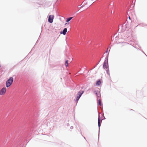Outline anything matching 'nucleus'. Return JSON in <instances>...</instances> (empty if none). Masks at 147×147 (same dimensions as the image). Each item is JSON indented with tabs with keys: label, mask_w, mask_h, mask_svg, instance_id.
<instances>
[{
	"label": "nucleus",
	"mask_w": 147,
	"mask_h": 147,
	"mask_svg": "<svg viewBox=\"0 0 147 147\" xmlns=\"http://www.w3.org/2000/svg\"><path fill=\"white\" fill-rule=\"evenodd\" d=\"M13 79V77H10L6 82V86L7 87H9L12 84Z\"/></svg>",
	"instance_id": "nucleus-1"
},
{
	"label": "nucleus",
	"mask_w": 147,
	"mask_h": 147,
	"mask_svg": "<svg viewBox=\"0 0 147 147\" xmlns=\"http://www.w3.org/2000/svg\"><path fill=\"white\" fill-rule=\"evenodd\" d=\"M103 68L105 69H107L108 68V59L105 60L104 63Z\"/></svg>",
	"instance_id": "nucleus-2"
},
{
	"label": "nucleus",
	"mask_w": 147,
	"mask_h": 147,
	"mask_svg": "<svg viewBox=\"0 0 147 147\" xmlns=\"http://www.w3.org/2000/svg\"><path fill=\"white\" fill-rule=\"evenodd\" d=\"M54 16L53 15H50L49 16L48 22L50 23H52L53 20Z\"/></svg>",
	"instance_id": "nucleus-3"
},
{
	"label": "nucleus",
	"mask_w": 147,
	"mask_h": 147,
	"mask_svg": "<svg viewBox=\"0 0 147 147\" xmlns=\"http://www.w3.org/2000/svg\"><path fill=\"white\" fill-rule=\"evenodd\" d=\"M83 91H80L77 94V96L76 98V101H78L79 100V99L81 96L82 94L83 93Z\"/></svg>",
	"instance_id": "nucleus-4"
},
{
	"label": "nucleus",
	"mask_w": 147,
	"mask_h": 147,
	"mask_svg": "<svg viewBox=\"0 0 147 147\" xmlns=\"http://www.w3.org/2000/svg\"><path fill=\"white\" fill-rule=\"evenodd\" d=\"M6 91V89L5 88H3L0 91V95H3L4 94Z\"/></svg>",
	"instance_id": "nucleus-5"
},
{
	"label": "nucleus",
	"mask_w": 147,
	"mask_h": 147,
	"mask_svg": "<svg viewBox=\"0 0 147 147\" xmlns=\"http://www.w3.org/2000/svg\"><path fill=\"white\" fill-rule=\"evenodd\" d=\"M67 32V29L66 28H65L63 30L62 32H61V34H63V35H65L66 34Z\"/></svg>",
	"instance_id": "nucleus-6"
},
{
	"label": "nucleus",
	"mask_w": 147,
	"mask_h": 147,
	"mask_svg": "<svg viewBox=\"0 0 147 147\" xmlns=\"http://www.w3.org/2000/svg\"><path fill=\"white\" fill-rule=\"evenodd\" d=\"M73 18V17H70L68 18L66 20V22H69V21H70L71 19H72Z\"/></svg>",
	"instance_id": "nucleus-7"
},
{
	"label": "nucleus",
	"mask_w": 147,
	"mask_h": 147,
	"mask_svg": "<svg viewBox=\"0 0 147 147\" xmlns=\"http://www.w3.org/2000/svg\"><path fill=\"white\" fill-rule=\"evenodd\" d=\"M101 123H100V118L98 117V126L99 127H100V125Z\"/></svg>",
	"instance_id": "nucleus-8"
},
{
	"label": "nucleus",
	"mask_w": 147,
	"mask_h": 147,
	"mask_svg": "<svg viewBox=\"0 0 147 147\" xmlns=\"http://www.w3.org/2000/svg\"><path fill=\"white\" fill-rule=\"evenodd\" d=\"M101 82L100 80L98 81L96 83V84L97 85H99L100 84Z\"/></svg>",
	"instance_id": "nucleus-9"
},
{
	"label": "nucleus",
	"mask_w": 147,
	"mask_h": 147,
	"mask_svg": "<svg viewBox=\"0 0 147 147\" xmlns=\"http://www.w3.org/2000/svg\"><path fill=\"white\" fill-rule=\"evenodd\" d=\"M65 65L66 67L68 66V60H67L65 61Z\"/></svg>",
	"instance_id": "nucleus-10"
},
{
	"label": "nucleus",
	"mask_w": 147,
	"mask_h": 147,
	"mask_svg": "<svg viewBox=\"0 0 147 147\" xmlns=\"http://www.w3.org/2000/svg\"><path fill=\"white\" fill-rule=\"evenodd\" d=\"M106 70H107V74H108L109 75H110L109 71V69L108 68L107 69H106Z\"/></svg>",
	"instance_id": "nucleus-11"
},
{
	"label": "nucleus",
	"mask_w": 147,
	"mask_h": 147,
	"mask_svg": "<svg viewBox=\"0 0 147 147\" xmlns=\"http://www.w3.org/2000/svg\"><path fill=\"white\" fill-rule=\"evenodd\" d=\"M99 104L100 105H101V102L100 100H99Z\"/></svg>",
	"instance_id": "nucleus-12"
},
{
	"label": "nucleus",
	"mask_w": 147,
	"mask_h": 147,
	"mask_svg": "<svg viewBox=\"0 0 147 147\" xmlns=\"http://www.w3.org/2000/svg\"><path fill=\"white\" fill-rule=\"evenodd\" d=\"M85 2L86 3V0H85L83 2V3H82V4L83 3H85ZM87 4V3H85V4Z\"/></svg>",
	"instance_id": "nucleus-13"
},
{
	"label": "nucleus",
	"mask_w": 147,
	"mask_h": 147,
	"mask_svg": "<svg viewBox=\"0 0 147 147\" xmlns=\"http://www.w3.org/2000/svg\"><path fill=\"white\" fill-rule=\"evenodd\" d=\"M84 5H82V6H81L80 7H84Z\"/></svg>",
	"instance_id": "nucleus-14"
},
{
	"label": "nucleus",
	"mask_w": 147,
	"mask_h": 147,
	"mask_svg": "<svg viewBox=\"0 0 147 147\" xmlns=\"http://www.w3.org/2000/svg\"><path fill=\"white\" fill-rule=\"evenodd\" d=\"M108 48L107 49V51H106V53H107V52H108Z\"/></svg>",
	"instance_id": "nucleus-15"
},
{
	"label": "nucleus",
	"mask_w": 147,
	"mask_h": 147,
	"mask_svg": "<svg viewBox=\"0 0 147 147\" xmlns=\"http://www.w3.org/2000/svg\"><path fill=\"white\" fill-rule=\"evenodd\" d=\"M67 24V23H66L65 24V25H66Z\"/></svg>",
	"instance_id": "nucleus-16"
},
{
	"label": "nucleus",
	"mask_w": 147,
	"mask_h": 147,
	"mask_svg": "<svg viewBox=\"0 0 147 147\" xmlns=\"http://www.w3.org/2000/svg\"><path fill=\"white\" fill-rule=\"evenodd\" d=\"M96 95H97V93H96Z\"/></svg>",
	"instance_id": "nucleus-17"
}]
</instances>
